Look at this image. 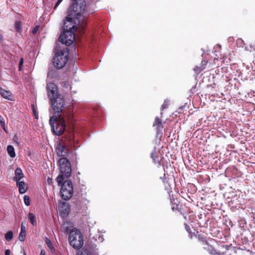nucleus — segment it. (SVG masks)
Segmentation results:
<instances>
[{
	"mask_svg": "<svg viewBox=\"0 0 255 255\" xmlns=\"http://www.w3.org/2000/svg\"><path fill=\"white\" fill-rule=\"evenodd\" d=\"M154 156H153V158H153V159L154 160H155V158H154Z\"/></svg>",
	"mask_w": 255,
	"mask_h": 255,
	"instance_id": "c9c22d12",
	"label": "nucleus"
},
{
	"mask_svg": "<svg viewBox=\"0 0 255 255\" xmlns=\"http://www.w3.org/2000/svg\"><path fill=\"white\" fill-rule=\"evenodd\" d=\"M47 90L48 96L50 100L60 96L58 94V89L57 86L53 83H49L47 85Z\"/></svg>",
	"mask_w": 255,
	"mask_h": 255,
	"instance_id": "9d476101",
	"label": "nucleus"
},
{
	"mask_svg": "<svg viewBox=\"0 0 255 255\" xmlns=\"http://www.w3.org/2000/svg\"><path fill=\"white\" fill-rule=\"evenodd\" d=\"M50 101L52 109L55 113L59 114L62 112L65 107V103L61 95L50 100Z\"/></svg>",
	"mask_w": 255,
	"mask_h": 255,
	"instance_id": "0eeeda50",
	"label": "nucleus"
},
{
	"mask_svg": "<svg viewBox=\"0 0 255 255\" xmlns=\"http://www.w3.org/2000/svg\"><path fill=\"white\" fill-rule=\"evenodd\" d=\"M40 255H46V253L44 250L41 251Z\"/></svg>",
	"mask_w": 255,
	"mask_h": 255,
	"instance_id": "2f4dec72",
	"label": "nucleus"
},
{
	"mask_svg": "<svg viewBox=\"0 0 255 255\" xmlns=\"http://www.w3.org/2000/svg\"><path fill=\"white\" fill-rule=\"evenodd\" d=\"M161 124V120L158 117H156L153 124V126H159Z\"/></svg>",
	"mask_w": 255,
	"mask_h": 255,
	"instance_id": "b1692460",
	"label": "nucleus"
},
{
	"mask_svg": "<svg viewBox=\"0 0 255 255\" xmlns=\"http://www.w3.org/2000/svg\"><path fill=\"white\" fill-rule=\"evenodd\" d=\"M15 176L13 177V180L15 182L20 181L24 177V174L22 170L19 168H17L15 170Z\"/></svg>",
	"mask_w": 255,
	"mask_h": 255,
	"instance_id": "4468645a",
	"label": "nucleus"
},
{
	"mask_svg": "<svg viewBox=\"0 0 255 255\" xmlns=\"http://www.w3.org/2000/svg\"><path fill=\"white\" fill-rule=\"evenodd\" d=\"M69 52L67 48L58 51L53 58V64L58 69L63 68L66 64L68 58Z\"/></svg>",
	"mask_w": 255,
	"mask_h": 255,
	"instance_id": "39448f33",
	"label": "nucleus"
},
{
	"mask_svg": "<svg viewBox=\"0 0 255 255\" xmlns=\"http://www.w3.org/2000/svg\"><path fill=\"white\" fill-rule=\"evenodd\" d=\"M185 228L187 232H189V231L190 230V228L189 226H188L186 225Z\"/></svg>",
	"mask_w": 255,
	"mask_h": 255,
	"instance_id": "473e14b6",
	"label": "nucleus"
},
{
	"mask_svg": "<svg viewBox=\"0 0 255 255\" xmlns=\"http://www.w3.org/2000/svg\"><path fill=\"white\" fill-rule=\"evenodd\" d=\"M26 236V232H21L19 235V240L21 242H23L25 240V237Z\"/></svg>",
	"mask_w": 255,
	"mask_h": 255,
	"instance_id": "412c9836",
	"label": "nucleus"
},
{
	"mask_svg": "<svg viewBox=\"0 0 255 255\" xmlns=\"http://www.w3.org/2000/svg\"><path fill=\"white\" fill-rule=\"evenodd\" d=\"M153 153L151 154V157L153 158Z\"/></svg>",
	"mask_w": 255,
	"mask_h": 255,
	"instance_id": "e433bc0d",
	"label": "nucleus"
},
{
	"mask_svg": "<svg viewBox=\"0 0 255 255\" xmlns=\"http://www.w3.org/2000/svg\"><path fill=\"white\" fill-rule=\"evenodd\" d=\"M28 219L30 220V222L32 224L33 226H35L36 225L35 221V215L31 213H29L28 215Z\"/></svg>",
	"mask_w": 255,
	"mask_h": 255,
	"instance_id": "a211bd4d",
	"label": "nucleus"
},
{
	"mask_svg": "<svg viewBox=\"0 0 255 255\" xmlns=\"http://www.w3.org/2000/svg\"><path fill=\"white\" fill-rule=\"evenodd\" d=\"M60 173L56 178L58 185H60L65 178L69 177L71 175V168L70 161L66 158H61L59 160Z\"/></svg>",
	"mask_w": 255,
	"mask_h": 255,
	"instance_id": "7ed1b4c3",
	"label": "nucleus"
},
{
	"mask_svg": "<svg viewBox=\"0 0 255 255\" xmlns=\"http://www.w3.org/2000/svg\"><path fill=\"white\" fill-rule=\"evenodd\" d=\"M64 116L61 115L53 116L49 120L53 132L55 134L60 135L63 133L65 128V123L64 117H67L66 112H63Z\"/></svg>",
	"mask_w": 255,
	"mask_h": 255,
	"instance_id": "f03ea898",
	"label": "nucleus"
},
{
	"mask_svg": "<svg viewBox=\"0 0 255 255\" xmlns=\"http://www.w3.org/2000/svg\"><path fill=\"white\" fill-rule=\"evenodd\" d=\"M59 209L63 211L64 213H67L69 211L68 204L66 203L62 202L59 205Z\"/></svg>",
	"mask_w": 255,
	"mask_h": 255,
	"instance_id": "2eb2a0df",
	"label": "nucleus"
},
{
	"mask_svg": "<svg viewBox=\"0 0 255 255\" xmlns=\"http://www.w3.org/2000/svg\"><path fill=\"white\" fill-rule=\"evenodd\" d=\"M60 194L61 197L65 200L69 199L73 195V189L72 182L69 180H66L64 183L61 184Z\"/></svg>",
	"mask_w": 255,
	"mask_h": 255,
	"instance_id": "423d86ee",
	"label": "nucleus"
},
{
	"mask_svg": "<svg viewBox=\"0 0 255 255\" xmlns=\"http://www.w3.org/2000/svg\"><path fill=\"white\" fill-rule=\"evenodd\" d=\"M16 186L18 188V191L20 194L25 193L28 189L27 185L23 181L16 182Z\"/></svg>",
	"mask_w": 255,
	"mask_h": 255,
	"instance_id": "f8f14e48",
	"label": "nucleus"
},
{
	"mask_svg": "<svg viewBox=\"0 0 255 255\" xmlns=\"http://www.w3.org/2000/svg\"><path fill=\"white\" fill-rule=\"evenodd\" d=\"M0 125H1L2 129L6 131L5 127V122L3 119L0 115Z\"/></svg>",
	"mask_w": 255,
	"mask_h": 255,
	"instance_id": "4be33fe9",
	"label": "nucleus"
},
{
	"mask_svg": "<svg viewBox=\"0 0 255 255\" xmlns=\"http://www.w3.org/2000/svg\"><path fill=\"white\" fill-rule=\"evenodd\" d=\"M68 240L70 246L75 249L79 250L83 246V236L77 229H72L69 233Z\"/></svg>",
	"mask_w": 255,
	"mask_h": 255,
	"instance_id": "20e7f679",
	"label": "nucleus"
},
{
	"mask_svg": "<svg viewBox=\"0 0 255 255\" xmlns=\"http://www.w3.org/2000/svg\"><path fill=\"white\" fill-rule=\"evenodd\" d=\"M70 15L78 20L79 27L83 29L86 22L85 18L87 17L88 12L86 10V1L85 0H77L71 7Z\"/></svg>",
	"mask_w": 255,
	"mask_h": 255,
	"instance_id": "f257e3e1",
	"label": "nucleus"
},
{
	"mask_svg": "<svg viewBox=\"0 0 255 255\" xmlns=\"http://www.w3.org/2000/svg\"><path fill=\"white\" fill-rule=\"evenodd\" d=\"M38 28H39V26H36V27H35L33 29V30H32V33H33V34H35V33L37 32V31H38Z\"/></svg>",
	"mask_w": 255,
	"mask_h": 255,
	"instance_id": "bb28decb",
	"label": "nucleus"
},
{
	"mask_svg": "<svg viewBox=\"0 0 255 255\" xmlns=\"http://www.w3.org/2000/svg\"><path fill=\"white\" fill-rule=\"evenodd\" d=\"M70 16H71L70 14L67 16L66 20L64 21L63 30L64 31L74 32L76 29V23L73 22L72 17Z\"/></svg>",
	"mask_w": 255,
	"mask_h": 255,
	"instance_id": "9b49d317",
	"label": "nucleus"
},
{
	"mask_svg": "<svg viewBox=\"0 0 255 255\" xmlns=\"http://www.w3.org/2000/svg\"><path fill=\"white\" fill-rule=\"evenodd\" d=\"M12 238L13 233L11 231H8L5 235V238L8 241H10L12 239Z\"/></svg>",
	"mask_w": 255,
	"mask_h": 255,
	"instance_id": "6ab92c4d",
	"label": "nucleus"
},
{
	"mask_svg": "<svg viewBox=\"0 0 255 255\" xmlns=\"http://www.w3.org/2000/svg\"><path fill=\"white\" fill-rule=\"evenodd\" d=\"M215 253V251H213L212 252H211L210 253L212 254H214Z\"/></svg>",
	"mask_w": 255,
	"mask_h": 255,
	"instance_id": "72a5a7b5",
	"label": "nucleus"
},
{
	"mask_svg": "<svg viewBox=\"0 0 255 255\" xmlns=\"http://www.w3.org/2000/svg\"><path fill=\"white\" fill-rule=\"evenodd\" d=\"M23 63V58H21L20 59V60L19 64V70H21V67Z\"/></svg>",
	"mask_w": 255,
	"mask_h": 255,
	"instance_id": "cd10ccee",
	"label": "nucleus"
},
{
	"mask_svg": "<svg viewBox=\"0 0 255 255\" xmlns=\"http://www.w3.org/2000/svg\"><path fill=\"white\" fill-rule=\"evenodd\" d=\"M47 182L49 184H51L52 183V179L50 178H48L47 179Z\"/></svg>",
	"mask_w": 255,
	"mask_h": 255,
	"instance_id": "7c9ffc66",
	"label": "nucleus"
},
{
	"mask_svg": "<svg viewBox=\"0 0 255 255\" xmlns=\"http://www.w3.org/2000/svg\"><path fill=\"white\" fill-rule=\"evenodd\" d=\"M59 40L63 44L70 45L75 40L74 32L64 31L61 34Z\"/></svg>",
	"mask_w": 255,
	"mask_h": 255,
	"instance_id": "6e6552de",
	"label": "nucleus"
},
{
	"mask_svg": "<svg viewBox=\"0 0 255 255\" xmlns=\"http://www.w3.org/2000/svg\"><path fill=\"white\" fill-rule=\"evenodd\" d=\"M10 251L9 250H6L5 251L4 255H10Z\"/></svg>",
	"mask_w": 255,
	"mask_h": 255,
	"instance_id": "c756f323",
	"label": "nucleus"
},
{
	"mask_svg": "<svg viewBox=\"0 0 255 255\" xmlns=\"http://www.w3.org/2000/svg\"><path fill=\"white\" fill-rule=\"evenodd\" d=\"M21 232H26V231H25V226L23 225H21Z\"/></svg>",
	"mask_w": 255,
	"mask_h": 255,
	"instance_id": "c85d7f7f",
	"label": "nucleus"
},
{
	"mask_svg": "<svg viewBox=\"0 0 255 255\" xmlns=\"http://www.w3.org/2000/svg\"><path fill=\"white\" fill-rule=\"evenodd\" d=\"M7 151L10 156L13 158L15 156L14 149L12 145H8L7 147Z\"/></svg>",
	"mask_w": 255,
	"mask_h": 255,
	"instance_id": "f3484780",
	"label": "nucleus"
},
{
	"mask_svg": "<svg viewBox=\"0 0 255 255\" xmlns=\"http://www.w3.org/2000/svg\"><path fill=\"white\" fill-rule=\"evenodd\" d=\"M76 255H96V254L89 249H85L82 250L81 252H77Z\"/></svg>",
	"mask_w": 255,
	"mask_h": 255,
	"instance_id": "dca6fc26",
	"label": "nucleus"
},
{
	"mask_svg": "<svg viewBox=\"0 0 255 255\" xmlns=\"http://www.w3.org/2000/svg\"><path fill=\"white\" fill-rule=\"evenodd\" d=\"M72 149L71 144H67L63 141L60 142L57 147L56 152L59 156H65L67 155L68 151Z\"/></svg>",
	"mask_w": 255,
	"mask_h": 255,
	"instance_id": "1a4fd4ad",
	"label": "nucleus"
},
{
	"mask_svg": "<svg viewBox=\"0 0 255 255\" xmlns=\"http://www.w3.org/2000/svg\"><path fill=\"white\" fill-rule=\"evenodd\" d=\"M55 74V71L54 70H49L48 73V76H53Z\"/></svg>",
	"mask_w": 255,
	"mask_h": 255,
	"instance_id": "a878e982",
	"label": "nucleus"
},
{
	"mask_svg": "<svg viewBox=\"0 0 255 255\" xmlns=\"http://www.w3.org/2000/svg\"><path fill=\"white\" fill-rule=\"evenodd\" d=\"M2 39V36L0 34V40Z\"/></svg>",
	"mask_w": 255,
	"mask_h": 255,
	"instance_id": "f704fd0d",
	"label": "nucleus"
},
{
	"mask_svg": "<svg viewBox=\"0 0 255 255\" xmlns=\"http://www.w3.org/2000/svg\"><path fill=\"white\" fill-rule=\"evenodd\" d=\"M15 28L18 32L21 30V23L19 21H16L15 22Z\"/></svg>",
	"mask_w": 255,
	"mask_h": 255,
	"instance_id": "393cba45",
	"label": "nucleus"
},
{
	"mask_svg": "<svg viewBox=\"0 0 255 255\" xmlns=\"http://www.w3.org/2000/svg\"><path fill=\"white\" fill-rule=\"evenodd\" d=\"M24 202L26 206L30 205V198L27 195L24 196Z\"/></svg>",
	"mask_w": 255,
	"mask_h": 255,
	"instance_id": "5701e85b",
	"label": "nucleus"
},
{
	"mask_svg": "<svg viewBox=\"0 0 255 255\" xmlns=\"http://www.w3.org/2000/svg\"><path fill=\"white\" fill-rule=\"evenodd\" d=\"M46 244H47L48 248L50 249V250L52 252L54 250V247L52 246V243L51 242V241L48 239V238H46L45 240Z\"/></svg>",
	"mask_w": 255,
	"mask_h": 255,
	"instance_id": "aec40b11",
	"label": "nucleus"
},
{
	"mask_svg": "<svg viewBox=\"0 0 255 255\" xmlns=\"http://www.w3.org/2000/svg\"><path fill=\"white\" fill-rule=\"evenodd\" d=\"M0 94L2 97L9 101H13L14 97L13 94L9 91L1 89Z\"/></svg>",
	"mask_w": 255,
	"mask_h": 255,
	"instance_id": "ddd939ff",
	"label": "nucleus"
}]
</instances>
